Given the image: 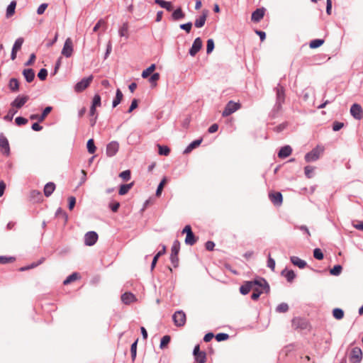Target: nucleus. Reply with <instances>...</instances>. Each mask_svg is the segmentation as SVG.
I'll return each instance as SVG.
<instances>
[{"label":"nucleus","mask_w":363,"mask_h":363,"mask_svg":"<svg viewBox=\"0 0 363 363\" xmlns=\"http://www.w3.org/2000/svg\"><path fill=\"white\" fill-rule=\"evenodd\" d=\"M55 189V184L53 182H50L47 183L44 186V190H43L44 195L46 197H49L50 196L52 195V194L53 193Z\"/></svg>","instance_id":"nucleus-24"},{"label":"nucleus","mask_w":363,"mask_h":363,"mask_svg":"<svg viewBox=\"0 0 363 363\" xmlns=\"http://www.w3.org/2000/svg\"><path fill=\"white\" fill-rule=\"evenodd\" d=\"M192 27V23L188 22L186 23H183L179 26V28L184 30H185L186 33H189L191 31Z\"/></svg>","instance_id":"nucleus-57"},{"label":"nucleus","mask_w":363,"mask_h":363,"mask_svg":"<svg viewBox=\"0 0 363 363\" xmlns=\"http://www.w3.org/2000/svg\"><path fill=\"white\" fill-rule=\"evenodd\" d=\"M253 289L252 284L251 281H247L243 285H242L240 288V291L242 294L246 295L247 294L250 290Z\"/></svg>","instance_id":"nucleus-30"},{"label":"nucleus","mask_w":363,"mask_h":363,"mask_svg":"<svg viewBox=\"0 0 363 363\" xmlns=\"http://www.w3.org/2000/svg\"><path fill=\"white\" fill-rule=\"evenodd\" d=\"M314 168L311 166H306L304 168V173L307 178H311L313 176Z\"/></svg>","instance_id":"nucleus-49"},{"label":"nucleus","mask_w":363,"mask_h":363,"mask_svg":"<svg viewBox=\"0 0 363 363\" xmlns=\"http://www.w3.org/2000/svg\"><path fill=\"white\" fill-rule=\"evenodd\" d=\"M48 76V70L45 68H42L38 73V78L43 81L45 80Z\"/></svg>","instance_id":"nucleus-52"},{"label":"nucleus","mask_w":363,"mask_h":363,"mask_svg":"<svg viewBox=\"0 0 363 363\" xmlns=\"http://www.w3.org/2000/svg\"><path fill=\"white\" fill-rule=\"evenodd\" d=\"M324 43L323 39H315L310 42L309 46L312 49L318 48Z\"/></svg>","instance_id":"nucleus-40"},{"label":"nucleus","mask_w":363,"mask_h":363,"mask_svg":"<svg viewBox=\"0 0 363 363\" xmlns=\"http://www.w3.org/2000/svg\"><path fill=\"white\" fill-rule=\"evenodd\" d=\"M29 99L28 96H18L11 104L12 107L21 108Z\"/></svg>","instance_id":"nucleus-15"},{"label":"nucleus","mask_w":363,"mask_h":363,"mask_svg":"<svg viewBox=\"0 0 363 363\" xmlns=\"http://www.w3.org/2000/svg\"><path fill=\"white\" fill-rule=\"evenodd\" d=\"M9 86L12 91H18L19 89V83L18 79L16 78H11L9 81Z\"/></svg>","instance_id":"nucleus-34"},{"label":"nucleus","mask_w":363,"mask_h":363,"mask_svg":"<svg viewBox=\"0 0 363 363\" xmlns=\"http://www.w3.org/2000/svg\"><path fill=\"white\" fill-rule=\"evenodd\" d=\"M155 69V64H152L149 67H147V69H145V70L143 71L142 72V77L145 79L147 78V77L150 76V74Z\"/></svg>","instance_id":"nucleus-41"},{"label":"nucleus","mask_w":363,"mask_h":363,"mask_svg":"<svg viewBox=\"0 0 363 363\" xmlns=\"http://www.w3.org/2000/svg\"><path fill=\"white\" fill-rule=\"evenodd\" d=\"M23 75L26 81L28 83H30L35 78V72L33 69L30 68L24 69L23 70Z\"/></svg>","instance_id":"nucleus-21"},{"label":"nucleus","mask_w":363,"mask_h":363,"mask_svg":"<svg viewBox=\"0 0 363 363\" xmlns=\"http://www.w3.org/2000/svg\"><path fill=\"white\" fill-rule=\"evenodd\" d=\"M323 147L317 145L311 151L306 154L305 160L307 162H315L319 159L320 155L323 152Z\"/></svg>","instance_id":"nucleus-3"},{"label":"nucleus","mask_w":363,"mask_h":363,"mask_svg":"<svg viewBox=\"0 0 363 363\" xmlns=\"http://www.w3.org/2000/svg\"><path fill=\"white\" fill-rule=\"evenodd\" d=\"M289 310V306L286 303L279 304L276 308V311L278 313H286Z\"/></svg>","instance_id":"nucleus-43"},{"label":"nucleus","mask_w":363,"mask_h":363,"mask_svg":"<svg viewBox=\"0 0 363 363\" xmlns=\"http://www.w3.org/2000/svg\"><path fill=\"white\" fill-rule=\"evenodd\" d=\"M281 275L284 276L289 282L293 281L296 277L294 272L293 270H288L287 269H284L281 272Z\"/></svg>","instance_id":"nucleus-27"},{"label":"nucleus","mask_w":363,"mask_h":363,"mask_svg":"<svg viewBox=\"0 0 363 363\" xmlns=\"http://www.w3.org/2000/svg\"><path fill=\"white\" fill-rule=\"evenodd\" d=\"M74 52V46L72 40L70 38H67L65 40L61 54L67 58L70 57Z\"/></svg>","instance_id":"nucleus-6"},{"label":"nucleus","mask_w":363,"mask_h":363,"mask_svg":"<svg viewBox=\"0 0 363 363\" xmlns=\"http://www.w3.org/2000/svg\"><path fill=\"white\" fill-rule=\"evenodd\" d=\"M15 122L18 125H26L28 123V119L23 117L18 116L16 118Z\"/></svg>","instance_id":"nucleus-60"},{"label":"nucleus","mask_w":363,"mask_h":363,"mask_svg":"<svg viewBox=\"0 0 363 363\" xmlns=\"http://www.w3.org/2000/svg\"><path fill=\"white\" fill-rule=\"evenodd\" d=\"M17 113V110L11 108L9 110L7 114L4 117V120L6 121H11L14 115Z\"/></svg>","instance_id":"nucleus-46"},{"label":"nucleus","mask_w":363,"mask_h":363,"mask_svg":"<svg viewBox=\"0 0 363 363\" xmlns=\"http://www.w3.org/2000/svg\"><path fill=\"white\" fill-rule=\"evenodd\" d=\"M270 201L275 206H281L283 201V196L280 192H274L269 194Z\"/></svg>","instance_id":"nucleus-17"},{"label":"nucleus","mask_w":363,"mask_h":363,"mask_svg":"<svg viewBox=\"0 0 363 363\" xmlns=\"http://www.w3.org/2000/svg\"><path fill=\"white\" fill-rule=\"evenodd\" d=\"M350 113L352 116L358 120H360L363 117V111L360 105L354 104L350 108Z\"/></svg>","instance_id":"nucleus-16"},{"label":"nucleus","mask_w":363,"mask_h":363,"mask_svg":"<svg viewBox=\"0 0 363 363\" xmlns=\"http://www.w3.org/2000/svg\"><path fill=\"white\" fill-rule=\"evenodd\" d=\"M135 300V295L130 292L124 293L121 296V301L125 304H129V303L133 302Z\"/></svg>","instance_id":"nucleus-26"},{"label":"nucleus","mask_w":363,"mask_h":363,"mask_svg":"<svg viewBox=\"0 0 363 363\" xmlns=\"http://www.w3.org/2000/svg\"><path fill=\"white\" fill-rule=\"evenodd\" d=\"M155 4L160 5L162 8L165 9L168 11L172 10V5L170 1H166L164 0H155Z\"/></svg>","instance_id":"nucleus-32"},{"label":"nucleus","mask_w":363,"mask_h":363,"mask_svg":"<svg viewBox=\"0 0 363 363\" xmlns=\"http://www.w3.org/2000/svg\"><path fill=\"white\" fill-rule=\"evenodd\" d=\"M196 241H197V238H196L194 233L189 232V233H188V235H186L185 240H184L185 244L191 246V245H194L196 242Z\"/></svg>","instance_id":"nucleus-31"},{"label":"nucleus","mask_w":363,"mask_h":363,"mask_svg":"<svg viewBox=\"0 0 363 363\" xmlns=\"http://www.w3.org/2000/svg\"><path fill=\"white\" fill-rule=\"evenodd\" d=\"M109 207L113 212H116L120 207V203L119 202L111 203L109 204Z\"/></svg>","instance_id":"nucleus-64"},{"label":"nucleus","mask_w":363,"mask_h":363,"mask_svg":"<svg viewBox=\"0 0 363 363\" xmlns=\"http://www.w3.org/2000/svg\"><path fill=\"white\" fill-rule=\"evenodd\" d=\"M101 96L99 94H95L94 96L93 100H92V104L94 106L99 107L101 106Z\"/></svg>","instance_id":"nucleus-54"},{"label":"nucleus","mask_w":363,"mask_h":363,"mask_svg":"<svg viewBox=\"0 0 363 363\" xmlns=\"http://www.w3.org/2000/svg\"><path fill=\"white\" fill-rule=\"evenodd\" d=\"M137 344H138V340H136L132 345H131V347H130V353H131V358H132V360L133 362L135 361V358H136V354H137Z\"/></svg>","instance_id":"nucleus-42"},{"label":"nucleus","mask_w":363,"mask_h":363,"mask_svg":"<svg viewBox=\"0 0 363 363\" xmlns=\"http://www.w3.org/2000/svg\"><path fill=\"white\" fill-rule=\"evenodd\" d=\"M166 182V178H163V179L160 182V183L159 184L157 188V190H156V196H159L161 193H162V189H163V186L164 185V183Z\"/></svg>","instance_id":"nucleus-59"},{"label":"nucleus","mask_w":363,"mask_h":363,"mask_svg":"<svg viewBox=\"0 0 363 363\" xmlns=\"http://www.w3.org/2000/svg\"><path fill=\"white\" fill-rule=\"evenodd\" d=\"M119 144L116 141L109 143L106 146V155L108 157L114 156L118 151Z\"/></svg>","instance_id":"nucleus-14"},{"label":"nucleus","mask_w":363,"mask_h":363,"mask_svg":"<svg viewBox=\"0 0 363 363\" xmlns=\"http://www.w3.org/2000/svg\"><path fill=\"white\" fill-rule=\"evenodd\" d=\"M160 79V74L157 72L153 73L149 79V82L153 85H156V82Z\"/></svg>","instance_id":"nucleus-55"},{"label":"nucleus","mask_w":363,"mask_h":363,"mask_svg":"<svg viewBox=\"0 0 363 363\" xmlns=\"http://www.w3.org/2000/svg\"><path fill=\"white\" fill-rule=\"evenodd\" d=\"M123 93L122 91H121L120 89H117L116 90V96L114 98V99L113 100V102H112V106L113 108H115L116 107L121 101L122 99H123Z\"/></svg>","instance_id":"nucleus-29"},{"label":"nucleus","mask_w":363,"mask_h":363,"mask_svg":"<svg viewBox=\"0 0 363 363\" xmlns=\"http://www.w3.org/2000/svg\"><path fill=\"white\" fill-rule=\"evenodd\" d=\"M277 99L274 109L279 111L281 108L282 104L285 101L284 89L279 84L275 88Z\"/></svg>","instance_id":"nucleus-2"},{"label":"nucleus","mask_w":363,"mask_h":363,"mask_svg":"<svg viewBox=\"0 0 363 363\" xmlns=\"http://www.w3.org/2000/svg\"><path fill=\"white\" fill-rule=\"evenodd\" d=\"M202 138L194 140L191 142L184 150V153L187 154L190 152L193 149L198 147L202 142Z\"/></svg>","instance_id":"nucleus-28"},{"label":"nucleus","mask_w":363,"mask_h":363,"mask_svg":"<svg viewBox=\"0 0 363 363\" xmlns=\"http://www.w3.org/2000/svg\"><path fill=\"white\" fill-rule=\"evenodd\" d=\"M267 267L272 270H274L275 268V260L271 257L270 255H269L267 259Z\"/></svg>","instance_id":"nucleus-62"},{"label":"nucleus","mask_w":363,"mask_h":363,"mask_svg":"<svg viewBox=\"0 0 363 363\" xmlns=\"http://www.w3.org/2000/svg\"><path fill=\"white\" fill-rule=\"evenodd\" d=\"M185 16L184 13L182 11L181 8H178L174 11L172 14V18L174 21H178L184 18Z\"/></svg>","instance_id":"nucleus-33"},{"label":"nucleus","mask_w":363,"mask_h":363,"mask_svg":"<svg viewBox=\"0 0 363 363\" xmlns=\"http://www.w3.org/2000/svg\"><path fill=\"white\" fill-rule=\"evenodd\" d=\"M253 293L251 295V298L254 301H256L259 298L260 295L264 291L262 290H259L258 288H253Z\"/></svg>","instance_id":"nucleus-47"},{"label":"nucleus","mask_w":363,"mask_h":363,"mask_svg":"<svg viewBox=\"0 0 363 363\" xmlns=\"http://www.w3.org/2000/svg\"><path fill=\"white\" fill-rule=\"evenodd\" d=\"M202 45L203 43L201 38H196L194 40L193 44L189 50V55L192 57L195 56L197 54V52L201 49Z\"/></svg>","instance_id":"nucleus-12"},{"label":"nucleus","mask_w":363,"mask_h":363,"mask_svg":"<svg viewBox=\"0 0 363 363\" xmlns=\"http://www.w3.org/2000/svg\"><path fill=\"white\" fill-rule=\"evenodd\" d=\"M172 320L176 326H184L186 321V313L182 310L177 311L172 315Z\"/></svg>","instance_id":"nucleus-4"},{"label":"nucleus","mask_w":363,"mask_h":363,"mask_svg":"<svg viewBox=\"0 0 363 363\" xmlns=\"http://www.w3.org/2000/svg\"><path fill=\"white\" fill-rule=\"evenodd\" d=\"M229 338V335L227 333H218L216 335V339L218 342L225 341Z\"/></svg>","instance_id":"nucleus-53"},{"label":"nucleus","mask_w":363,"mask_h":363,"mask_svg":"<svg viewBox=\"0 0 363 363\" xmlns=\"http://www.w3.org/2000/svg\"><path fill=\"white\" fill-rule=\"evenodd\" d=\"M215 45L213 39L210 38L207 40L206 53L210 54L213 52Z\"/></svg>","instance_id":"nucleus-48"},{"label":"nucleus","mask_w":363,"mask_h":363,"mask_svg":"<svg viewBox=\"0 0 363 363\" xmlns=\"http://www.w3.org/2000/svg\"><path fill=\"white\" fill-rule=\"evenodd\" d=\"M130 171L128 169L121 172L119 177L124 181H128L130 179Z\"/></svg>","instance_id":"nucleus-51"},{"label":"nucleus","mask_w":363,"mask_h":363,"mask_svg":"<svg viewBox=\"0 0 363 363\" xmlns=\"http://www.w3.org/2000/svg\"><path fill=\"white\" fill-rule=\"evenodd\" d=\"M0 150L4 155L7 156L10 154L9 141L3 133L0 134Z\"/></svg>","instance_id":"nucleus-13"},{"label":"nucleus","mask_w":363,"mask_h":363,"mask_svg":"<svg viewBox=\"0 0 363 363\" xmlns=\"http://www.w3.org/2000/svg\"><path fill=\"white\" fill-rule=\"evenodd\" d=\"M292 152V148L289 145H285L282 147L278 152V157L279 158H286L289 157Z\"/></svg>","instance_id":"nucleus-22"},{"label":"nucleus","mask_w":363,"mask_h":363,"mask_svg":"<svg viewBox=\"0 0 363 363\" xmlns=\"http://www.w3.org/2000/svg\"><path fill=\"white\" fill-rule=\"evenodd\" d=\"M13 257L0 256V264H6L14 260Z\"/></svg>","instance_id":"nucleus-58"},{"label":"nucleus","mask_w":363,"mask_h":363,"mask_svg":"<svg viewBox=\"0 0 363 363\" xmlns=\"http://www.w3.org/2000/svg\"><path fill=\"white\" fill-rule=\"evenodd\" d=\"M290 260L293 264L298 267L300 269H303L306 266V262L300 259L298 257L292 256L290 257Z\"/></svg>","instance_id":"nucleus-25"},{"label":"nucleus","mask_w":363,"mask_h":363,"mask_svg":"<svg viewBox=\"0 0 363 363\" xmlns=\"http://www.w3.org/2000/svg\"><path fill=\"white\" fill-rule=\"evenodd\" d=\"M23 41H24V40L23 38H17L13 45L12 50H16V51H18V50H20L23 43Z\"/></svg>","instance_id":"nucleus-44"},{"label":"nucleus","mask_w":363,"mask_h":363,"mask_svg":"<svg viewBox=\"0 0 363 363\" xmlns=\"http://www.w3.org/2000/svg\"><path fill=\"white\" fill-rule=\"evenodd\" d=\"M180 242L178 240H175L173 242L171 248L170 261L174 268L179 266V252L180 250Z\"/></svg>","instance_id":"nucleus-1"},{"label":"nucleus","mask_w":363,"mask_h":363,"mask_svg":"<svg viewBox=\"0 0 363 363\" xmlns=\"http://www.w3.org/2000/svg\"><path fill=\"white\" fill-rule=\"evenodd\" d=\"M193 354L196 363H205L206 360V354L205 352L200 351L199 345H196Z\"/></svg>","instance_id":"nucleus-10"},{"label":"nucleus","mask_w":363,"mask_h":363,"mask_svg":"<svg viewBox=\"0 0 363 363\" xmlns=\"http://www.w3.org/2000/svg\"><path fill=\"white\" fill-rule=\"evenodd\" d=\"M253 288H258L259 290L264 291L265 293H269L270 288L269 285L264 278L259 277L254 281H251Z\"/></svg>","instance_id":"nucleus-7"},{"label":"nucleus","mask_w":363,"mask_h":363,"mask_svg":"<svg viewBox=\"0 0 363 363\" xmlns=\"http://www.w3.org/2000/svg\"><path fill=\"white\" fill-rule=\"evenodd\" d=\"M52 109V108L51 106H47L43 110L41 116H39L38 114H32V115L30 116V120H38V122H42V121H44V119L45 118L47 115L50 113Z\"/></svg>","instance_id":"nucleus-18"},{"label":"nucleus","mask_w":363,"mask_h":363,"mask_svg":"<svg viewBox=\"0 0 363 363\" xmlns=\"http://www.w3.org/2000/svg\"><path fill=\"white\" fill-rule=\"evenodd\" d=\"M98 234L95 231L87 232L84 237V245L86 246L94 245L98 240Z\"/></svg>","instance_id":"nucleus-9"},{"label":"nucleus","mask_w":363,"mask_h":363,"mask_svg":"<svg viewBox=\"0 0 363 363\" xmlns=\"http://www.w3.org/2000/svg\"><path fill=\"white\" fill-rule=\"evenodd\" d=\"M93 79V76L90 75L88 77L83 78L81 81L77 82L74 86V91L76 92H82L86 89Z\"/></svg>","instance_id":"nucleus-8"},{"label":"nucleus","mask_w":363,"mask_h":363,"mask_svg":"<svg viewBox=\"0 0 363 363\" xmlns=\"http://www.w3.org/2000/svg\"><path fill=\"white\" fill-rule=\"evenodd\" d=\"M330 273L332 275L335 276L340 274V264H336L333 269H330Z\"/></svg>","instance_id":"nucleus-61"},{"label":"nucleus","mask_w":363,"mask_h":363,"mask_svg":"<svg viewBox=\"0 0 363 363\" xmlns=\"http://www.w3.org/2000/svg\"><path fill=\"white\" fill-rule=\"evenodd\" d=\"M80 277L79 274L77 272H74L69 276H68L63 281L65 285H67L71 282L78 279Z\"/></svg>","instance_id":"nucleus-36"},{"label":"nucleus","mask_w":363,"mask_h":363,"mask_svg":"<svg viewBox=\"0 0 363 363\" xmlns=\"http://www.w3.org/2000/svg\"><path fill=\"white\" fill-rule=\"evenodd\" d=\"M241 105L239 103L234 102L233 101H230L228 102V104L225 105V107L222 113V116L227 117L238 109H240Z\"/></svg>","instance_id":"nucleus-5"},{"label":"nucleus","mask_w":363,"mask_h":363,"mask_svg":"<svg viewBox=\"0 0 363 363\" xmlns=\"http://www.w3.org/2000/svg\"><path fill=\"white\" fill-rule=\"evenodd\" d=\"M159 154L160 155H168L170 152V149L167 146L158 145Z\"/></svg>","instance_id":"nucleus-45"},{"label":"nucleus","mask_w":363,"mask_h":363,"mask_svg":"<svg viewBox=\"0 0 363 363\" xmlns=\"http://www.w3.org/2000/svg\"><path fill=\"white\" fill-rule=\"evenodd\" d=\"M362 358V352L360 348L354 347L350 354V360L352 363H359Z\"/></svg>","instance_id":"nucleus-11"},{"label":"nucleus","mask_w":363,"mask_h":363,"mask_svg":"<svg viewBox=\"0 0 363 363\" xmlns=\"http://www.w3.org/2000/svg\"><path fill=\"white\" fill-rule=\"evenodd\" d=\"M128 23L127 22H125L119 28L118 34L121 37H125L126 38H128Z\"/></svg>","instance_id":"nucleus-37"},{"label":"nucleus","mask_w":363,"mask_h":363,"mask_svg":"<svg viewBox=\"0 0 363 363\" xmlns=\"http://www.w3.org/2000/svg\"><path fill=\"white\" fill-rule=\"evenodd\" d=\"M264 9H257L252 13L251 19L254 22H259L261 19L264 17Z\"/></svg>","instance_id":"nucleus-20"},{"label":"nucleus","mask_w":363,"mask_h":363,"mask_svg":"<svg viewBox=\"0 0 363 363\" xmlns=\"http://www.w3.org/2000/svg\"><path fill=\"white\" fill-rule=\"evenodd\" d=\"M47 7H48L47 4H40L37 9V13L39 15L43 14L45 12Z\"/></svg>","instance_id":"nucleus-63"},{"label":"nucleus","mask_w":363,"mask_h":363,"mask_svg":"<svg viewBox=\"0 0 363 363\" xmlns=\"http://www.w3.org/2000/svg\"><path fill=\"white\" fill-rule=\"evenodd\" d=\"M170 342V337L169 335H164L162 337L160 341V347L161 348L164 347Z\"/></svg>","instance_id":"nucleus-56"},{"label":"nucleus","mask_w":363,"mask_h":363,"mask_svg":"<svg viewBox=\"0 0 363 363\" xmlns=\"http://www.w3.org/2000/svg\"><path fill=\"white\" fill-rule=\"evenodd\" d=\"M313 256L315 259L321 260L324 257V255L320 248H315L313 250Z\"/></svg>","instance_id":"nucleus-50"},{"label":"nucleus","mask_w":363,"mask_h":363,"mask_svg":"<svg viewBox=\"0 0 363 363\" xmlns=\"http://www.w3.org/2000/svg\"><path fill=\"white\" fill-rule=\"evenodd\" d=\"M16 6V2L15 1H12L6 9V16L10 17L13 15L15 13V9Z\"/></svg>","instance_id":"nucleus-38"},{"label":"nucleus","mask_w":363,"mask_h":363,"mask_svg":"<svg viewBox=\"0 0 363 363\" xmlns=\"http://www.w3.org/2000/svg\"><path fill=\"white\" fill-rule=\"evenodd\" d=\"M133 182L121 185L119 191H118V194L120 195L126 194L129 191V190L133 187Z\"/></svg>","instance_id":"nucleus-35"},{"label":"nucleus","mask_w":363,"mask_h":363,"mask_svg":"<svg viewBox=\"0 0 363 363\" xmlns=\"http://www.w3.org/2000/svg\"><path fill=\"white\" fill-rule=\"evenodd\" d=\"M308 323L306 320L296 317L292 320V327L294 328L304 329L307 328Z\"/></svg>","instance_id":"nucleus-19"},{"label":"nucleus","mask_w":363,"mask_h":363,"mask_svg":"<svg viewBox=\"0 0 363 363\" xmlns=\"http://www.w3.org/2000/svg\"><path fill=\"white\" fill-rule=\"evenodd\" d=\"M208 15V11H204L203 14L198 18L196 19L194 22V26L196 28H201L205 25L206 17Z\"/></svg>","instance_id":"nucleus-23"},{"label":"nucleus","mask_w":363,"mask_h":363,"mask_svg":"<svg viewBox=\"0 0 363 363\" xmlns=\"http://www.w3.org/2000/svg\"><path fill=\"white\" fill-rule=\"evenodd\" d=\"M86 148L90 154H94L96 152V147L94 145V141L92 138L89 139L87 141Z\"/></svg>","instance_id":"nucleus-39"}]
</instances>
